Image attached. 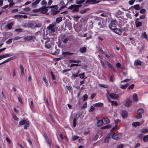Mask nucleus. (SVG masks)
<instances>
[{
  "label": "nucleus",
  "mask_w": 148,
  "mask_h": 148,
  "mask_svg": "<svg viewBox=\"0 0 148 148\" xmlns=\"http://www.w3.org/2000/svg\"><path fill=\"white\" fill-rule=\"evenodd\" d=\"M79 6L77 5H72L69 7L68 9L72 10V12H78Z\"/></svg>",
  "instance_id": "obj_1"
},
{
  "label": "nucleus",
  "mask_w": 148,
  "mask_h": 148,
  "mask_svg": "<svg viewBox=\"0 0 148 148\" xmlns=\"http://www.w3.org/2000/svg\"><path fill=\"white\" fill-rule=\"evenodd\" d=\"M144 112V110L143 108H140L138 109L137 111V115L136 118L138 119H140L142 118V114Z\"/></svg>",
  "instance_id": "obj_2"
},
{
  "label": "nucleus",
  "mask_w": 148,
  "mask_h": 148,
  "mask_svg": "<svg viewBox=\"0 0 148 148\" xmlns=\"http://www.w3.org/2000/svg\"><path fill=\"white\" fill-rule=\"evenodd\" d=\"M122 137V134L121 133L114 134L112 135V138L117 140H119Z\"/></svg>",
  "instance_id": "obj_3"
},
{
  "label": "nucleus",
  "mask_w": 148,
  "mask_h": 148,
  "mask_svg": "<svg viewBox=\"0 0 148 148\" xmlns=\"http://www.w3.org/2000/svg\"><path fill=\"white\" fill-rule=\"evenodd\" d=\"M124 105L127 107H130L132 105V101L129 99H127L125 101Z\"/></svg>",
  "instance_id": "obj_4"
},
{
  "label": "nucleus",
  "mask_w": 148,
  "mask_h": 148,
  "mask_svg": "<svg viewBox=\"0 0 148 148\" xmlns=\"http://www.w3.org/2000/svg\"><path fill=\"white\" fill-rule=\"evenodd\" d=\"M49 7H45V6L40 8V12L42 13H45L47 12L48 11L47 9Z\"/></svg>",
  "instance_id": "obj_5"
},
{
  "label": "nucleus",
  "mask_w": 148,
  "mask_h": 148,
  "mask_svg": "<svg viewBox=\"0 0 148 148\" xmlns=\"http://www.w3.org/2000/svg\"><path fill=\"white\" fill-rule=\"evenodd\" d=\"M47 29L50 30L52 32H54L55 31V25L52 24H50L49 26L47 27Z\"/></svg>",
  "instance_id": "obj_6"
},
{
  "label": "nucleus",
  "mask_w": 148,
  "mask_h": 148,
  "mask_svg": "<svg viewBox=\"0 0 148 148\" xmlns=\"http://www.w3.org/2000/svg\"><path fill=\"white\" fill-rule=\"evenodd\" d=\"M116 24L113 22H111L109 26V27L112 30H114L116 27Z\"/></svg>",
  "instance_id": "obj_7"
},
{
  "label": "nucleus",
  "mask_w": 148,
  "mask_h": 148,
  "mask_svg": "<svg viewBox=\"0 0 148 148\" xmlns=\"http://www.w3.org/2000/svg\"><path fill=\"white\" fill-rule=\"evenodd\" d=\"M45 47L48 49H50L51 47V44L50 41H46L45 45Z\"/></svg>",
  "instance_id": "obj_8"
},
{
  "label": "nucleus",
  "mask_w": 148,
  "mask_h": 148,
  "mask_svg": "<svg viewBox=\"0 0 148 148\" xmlns=\"http://www.w3.org/2000/svg\"><path fill=\"white\" fill-rule=\"evenodd\" d=\"M109 96L110 97L113 99H117L119 97L117 95L114 93L110 94Z\"/></svg>",
  "instance_id": "obj_9"
},
{
  "label": "nucleus",
  "mask_w": 148,
  "mask_h": 148,
  "mask_svg": "<svg viewBox=\"0 0 148 148\" xmlns=\"http://www.w3.org/2000/svg\"><path fill=\"white\" fill-rule=\"evenodd\" d=\"M139 18H137L135 21L136 27H139L142 25V23L139 21Z\"/></svg>",
  "instance_id": "obj_10"
},
{
  "label": "nucleus",
  "mask_w": 148,
  "mask_h": 148,
  "mask_svg": "<svg viewBox=\"0 0 148 148\" xmlns=\"http://www.w3.org/2000/svg\"><path fill=\"white\" fill-rule=\"evenodd\" d=\"M40 0H36L32 4V7L33 8H35L37 7V4L40 1Z\"/></svg>",
  "instance_id": "obj_11"
},
{
  "label": "nucleus",
  "mask_w": 148,
  "mask_h": 148,
  "mask_svg": "<svg viewBox=\"0 0 148 148\" xmlns=\"http://www.w3.org/2000/svg\"><path fill=\"white\" fill-rule=\"evenodd\" d=\"M122 116L123 118L125 119L127 117V113L125 111H122Z\"/></svg>",
  "instance_id": "obj_12"
},
{
  "label": "nucleus",
  "mask_w": 148,
  "mask_h": 148,
  "mask_svg": "<svg viewBox=\"0 0 148 148\" xmlns=\"http://www.w3.org/2000/svg\"><path fill=\"white\" fill-rule=\"evenodd\" d=\"M103 103L98 102L97 103L93 104V106L96 107H101L103 106Z\"/></svg>",
  "instance_id": "obj_13"
},
{
  "label": "nucleus",
  "mask_w": 148,
  "mask_h": 148,
  "mask_svg": "<svg viewBox=\"0 0 148 148\" xmlns=\"http://www.w3.org/2000/svg\"><path fill=\"white\" fill-rule=\"evenodd\" d=\"M110 139L111 138L110 136L109 135H107L106 138L104 139V143H106L108 142L110 140Z\"/></svg>",
  "instance_id": "obj_14"
},
{
  "label": "nucleus",
  "mask_w": 148,
  "mask_h": 148,
  "mask_svg": "<svg viewBox=\"0 0 148 148\" xmlns=\"http://www.w3.org/2000/svg\"><path fill=\"white\" fill-rule=\"evenodd\" d=\"M141 61L138 60H136L134 62V65L135 66H137L138 65H141Z\"/></svg>",
  "instance_id": "obj_15"
},
{
  "label": "nucleus",
  "mask_w": 148,
  "mask_h": 148,
  "mask_svg": "<svg viewBox=\"0 0 148 148\" xmlns=\"http://www.w3.org/2000/svg\"><path fill=\"white\" fill-rule=\"evenodd\" d=\"M103 123V121L101 120H98L96 125L97 127H100L101 126Z\"/></svg>",
  "instance_id": "obj_16"
},
{
  "label": "nucleus",
  "mask_w": 148,
  "mask_h": 148,
  "mask_svg": "<svg viewBox=\"0 0 148 148\" xmlns=\"http://www.w3.org/2000/svg\"><path fill=\"white\" fill-rule=\"evenodd\" d=\"M132 97L134 101L137 102L138 101V96L136 94L134 93L133 94L132 96Z\"/></svg>",
  "instance_id": "obj_17"
},
{
  "label": "nucleus",
  "mask_w": 148,
  "mask_h": 148,
  "mask_svg": "<svg viewBox=\"0 0 148 148\" xmlns=\"http://www.w3.org/2000/svg\"><path fill=\"white\" fill-rule=\"evenodd\" d=\"M33 37L32 36H27L24 38L25 40H30L33 39Z\"/></svg>",
  "instance_id": "obj_18"
},
{
  "label": "nucleus",
  "mask_w": 148,
  "mask_h": 148,
  "mask_svg": "<svg viewBox=\"0 0 148 148\" xmlns=\"http://www.w3.org/2000/svg\"><path fill=\"white\" fill-rule=\"evenodd\" d=\"M114 30V32L118 34H121V29L115 28V29Z\"/></svg>",
  "instance_id": "obj_19"
},
{
  "label": "nucleus",
  "mask_w": 148,
  "mask_h": 148,
  "mask_svg": "<svg viewBox=\"0 0 148 148\" xmlns=\"http://www.w3.org/2000/svg\"><path fill=\"white\" fill-rule=\"evenodd\" d=\"M86 3L89 4H95V2L94 0H87L86 1Z\"/></svg>",
  "instance_id": "obj_20"
},
{
  "label": "nucleus",
  "mask_w": 148,
  "mask_h": 148,
  "mask_svg": "<svg viewBox=\"0 0 148 148\" xmlns=\"http://www.w3.org/2000/svg\"><path fill=\"white\" fill-rule=\"evenodd\" d=\"M86 49L85 47L81 48L79 49V51L82 53H84L86 51Z\"/></svg>",
  "instance_id": "obj_21"
},
{
  "label": "nucleus",
  "mask_w": 148,
  "mask_h": 148,
  "mask_svg": "<svg viewBox=\"0 0 148 148\" xmlns=\"http://www.w3.org/2000/svg\"><path fill=\"white\" fill-rule=\"evenodd\" d=\"M142 124V123H140L138 122H134L132 123V125L134 127L138 126Z\"/></svg>",
  "instance_id": "obj_22"
},
{
  "label": "nucleus",
  "mask_w": 148,
  "mask_h": 148,
  "mask_svg": "<svg viewBox=\"0 0 148 148\" xmlns=\"http://www.w3.org/2000/svg\"><path fill=\"white\" fill-rule=\"evenodd\" d=\"M27 122L25 120H23L20 121L19 124L20 125H22L27 123Z\"/></svg>",
  "instance_id": "obj_23"
},
{
  "label": "nucleus",
  "mask_w": 148,
  "mask_h": 148,
  "mask_svg": "<svg viewBox=\"0 0 148 148\" xmlns=\"http://www.w3.org/2000/svg\"><path fill=\"white\" fill-rule=\"evenodd\" d=\"M111 126L110 125H107L105 126H103L101 127V130H103L106 129H108L111 128Z\"/></svg>",
  "instance_id": "obj_24"
},
{
  "label": "nucleus",
  "mask_w": 148,
  "mask_h": 148,
  "mask_svg": "<svg viewBox=\"0 0 148 148\" xmlns=\"http://www.w3.org/2000/svg\"><path fill=\"white\" fill-rule=\"evenodd\" d=\"M35 28L36 27L39 28L41 27L42 26L41 24L39 22H35Z\"/></svg>",
  "instance_id": "obj_25"
},
{
  "label": "nucleus",
  "mask_w": 148,
  "mask_h": 148,
  "mask_svg": "<svg viewBox=\"0 0 148 148\" xmlns=\"http://www.w3.org/2000/svg\"><path fill=\"white\" fill-rule=\"evenodd\" d=\"M59 5L61 6L60 8H63L65 7V5L64 2L62 1L59 4Z\"/></svg>",
  "instance_id": "obj_26"
},
{
  "label": "nucleus",
  "mask_w": 148,
  "mask_h": 148,
  "mask_svg": "<svg viewBox=\"0 0 148 148\" xmlns=\"http://www.w3.org/2000/svg\"><path fill=\"white\" fill-rule=\"evenodd\" d=\"M8 1L10 3L9 6L10 7L12 6L14 4L13 2V0H8Z\"/></svg>",
  "instance_id": "obj_27"
},
{
  "label": "nucleus",
  "mask_w": 148,
  "mask_h": 148,
  "mask_svg": "<svg viewBox=\"0 0 148 148\" xmlns=\"http://www.w3.org/2000/svg\"><path fill=\"white\" fill-rule=\"evenodd\" d=\"M142 36L145 38L146 40H148V36L145 32H144L142 34Z\"/></svg>",
  "instance_id": "obj_28"
},
{
  "label": "nucleus",
  "mask_w": 148,
  "mask_h": 148,
  "mask_svg": "<svg viewBox=\"0 0 148 148\" xmlns=\"http://www.w3.org/2000/svg\"><path fill=\"white\" fill-rule=\"evenodd\" d=\"M62 21V18L61 17L57 18H56V22L57 23H59Z\"/></svg>",
  "instance_id": "obj_29"
},
{
  "label": "nucleus",
  "mask_w": 148,
  "mask_h": 148,
  "mask_svg": "<svg viewBox=\"0 0 148 148\" xmlns=\"http://www.w3.org/2000/svg\"><path fill=\"white\" fill-rule=\"evenodd\" d=\"M103 119L104 121L106 123H110V119L107 118H104Z\"/></svg>",
  "instance_id": "obj_30"
},
{
  "label": "nucleus",
  "mask_w": 148,
  "mask_h": 148,
  "mask_svg": "<svg viewBox=\"0 0 148 148\" xmlns=\"http://www.w3.org/2000/svg\"><path fill=\"white\" fill-rule=\"evenodd\" d=\"M13 25V23L12 22H11L10 23L8 24L7 25V27L8 29H10L12 28V26Z\"/></svg>",
  "instance_id": "obj_31"
},
{
  "label": "nucleus",
  "mask_w": 148,
  "mask_h": 148,
  "mask_svg": "<svg viewBox=\"0 0 148 148\" xmlns=\"http://www.w3.org/2000/svg\"><path fill=\"white\" fill-rule=\"evenodd\" d=\"M132 7L134 8L136 10H138L140 9V6L139 4L136 5L132 6Z\"/></svg>",
  "instance_id": "obj_32"
},
{
  "label": "nucleus",
  "mask_w": 148,
  "mask_h": 148,
  "mask_svg": "<svg viewBox=\"0 0 148 148\" xmlns=\"http://www.w3.org/2000/svg\"><path fill=\"white\" fill-rule=\"evenodd\" d=\"M105 62L107 64L108 67L111 68L113 66L108 62L106 60L105 61Z\"/></svg>",
  "instance_id": "obj_33"
},
{
  "label": "nucleus",
  "mask_w": 148,
  "mask_h": 148,
  "mask_svg": "<svg viewBox=\"0 0 148 148\" xmlns=\"http://www.w3.org/2000/svg\"><path fill=\"white\" fill-rule=\"evenodd\" d=\"M20 69L21 70V73L22 75H23L24 74V69L23 66L22 65H20Z\"/></svg>",
  "instance_id": "obj_34"
},
{
  "label": "nucleus",
  "mask_w": 148,
  "mask_h": 148,
  "mask_svg": "<svg viewBox=\"0 0 148 148\" xmlns=\"http://www.w3.org/2000/svg\"><path fill=\"white\" fill-rule=\"evenodd\" d=\"M143 140L144 142H147L148 141V135H146L143 137Z\"/></svg>",
  "instance_id": "obj_35"
},
{
  "label": "nucleus",
  "mask_w": 148,
  "mask_h": 148,
  "mask_svg": "<svg viewBox=\"0 0 148 148\" xmlns=\"http://www.w3.org/2000/svg\"><path fill=\"white\" fill-rule=\"evenodd\" d=\"M79 73V71H78V72L77 74H73L71 76V77L72 78H75L78 76V74Z\"/></svg>",
  "instance_id": "obj_36"
},
{
  "label": "nucleus",
  "mask_w": 148,
  "mask_h": 148,
  "mask_svg": "<svg viewBox=\"0 0 148 148\" xmlns=\"http://www.w3.org/2000/svg\"><path fill=\"white\" fill-rule=\"evenodd\" d=\"M43 79L45 83V84L47 86H48L49 85V83L46 78L45 77H43Z\"/></svg>",
  "instance_id": "obj_37"
},
{
  "label": "nucleus",
  "mask_w": 148,
  "mask_h": 148,
  "mask_svg": "<svg viewBox=\"0 0 148 148\" xmlns=\"http://www.w3.org/2000/svg\"><path fill=\"white\" fill-rule=\"evenodd\" d=\"M35 23H31L29 24V26L31 27L32 28H35Z\"/></svg>",
  "instance_id": "obj_38"
},
{
  "label": "nucleus",
  "mask_w": 148,
  "mask_h": 148,
  "mask_svg": "<svg viewBox=\"0 0 148 148\" xmlns=\"http://www.w3.org/2000/svg\"><path fill=\"white\" fill-rule=\"evenodd\" d=\"M141 132L143 133H147L148 132V129L143 128L141 130Z\"/></svg>",
  "instance_id": "obj_39"
},
{
  "label": "nucleus",
  "mask_w": 148,
  "mask_h": 148,
  "mask_svg": "<svg viewBox=\"0 0 148 148\" xmlns=\"http://www.w3.org/2000/svg\"><path fill=\"white\" fill-rule=\"evenodd\" d=\"M117 127V125H115L114 127H113L110 130V132H112L113 131L116 130Z\"/></svg>",
  "instance_id": "obj_40"
},
{
  "label": "nucleus",
  "mask_w": 148,
  "mask_h": 148,
  "mask_svg": "<svg viewBox=\"0 0 148 148\" xmlns=\"http://www.w3.org/2000/svg\"><path fill=\"white\" fill-rule=\"evenodd\" d=\"M134 84H131V85H130L128 88V90H130V89H133V88L134 87Z\"/></svg>",
  "instance_id": "obj_41"
},
{
  "label": "nucleus",
  "mask_w": 148,
  "mask_h": 148,
  "mask_svg": "<svg viewBox=\"0 0 148 148\" xmlns=\"http://www.w3.org/2000/svg\"><path fill=\"white\" fill-rule=\"evenodd\" d=\"M77 121V119L76 118H74L73 119V126L74 127H75L76 126V121Z\"/></svg>",
  "instance_id": "obj_42"
},
{
  "label": "nucleus",
  "mask_w": 148,
  "mask_h": 148,
  "mask_svg": "<svg viewBox=\"0 0 148 148\" xmlns=\"http://www.w3.org/2000/svg\"><path fill=\"white\" fill-rule=\"evenodd\" d=\"M2 56L3 57V58H5L10 57L11 56V55L9 54H5L4 55H2Z\"/></svg>",
  "instance_id": "obj_43"
},
{
  "label": "nucleus",
  "mask_w": 148,
  "mask_h": 148,
  "mask_svg": "<svg viewBox=\"0 0 148 148\" xmlns=\"http://www.w3.org/2000/svg\"><path fill=\"white\" fill-rule=\"evenodd\" d=\"M94 106H90L89 109V112H92L94 110L95 108L94 107Z\"/></svg>",
  "instance_id": "obj_44"
},
{
  "label": "nucleus",
  "mask_w": 148,
  "mask_h": 148,
  "mask_svg": "<svg viewBox=\"0 0 148 148\" xmlns=\"http://www.w3.org/2000/svg\"><path fill=\"white\" fill-rule=\"evenodd\" d=\"M83 100L84 101L87 99L88 98V96L87 94H85L83 96Z\"/></svg>",
  "instance_id": "obj_45"
},
{
  "label": "nucleus",
  "mask_w": 148,
  "mask_h": 148,
  "mask_svg": "<svg viewBox=\"0 0 148 148\" xmlns=\"http://www.w3.org/2000/svg\"><path fill=\"white\" fill-rule=\"evenodd\" d=\"M29 126V122L28 121L27 123L25 124V125L24 126V128L26 130L27 129V127H28Z\"/></svg>",
  "instance_id": "obj_46"
},
{
  "label": "nucleus",
  "mask_w": 148,
  "mask_h": 148,
  "mask_svg": "<svg viewBox=\"0 0 148 148\" xmlns=\"http://www.w3.org/2000/svg\"><path fill=\"white\" fill-rule=\"evenodd\" d=\"M47 3V2L45 0H42L41 2V4L42 5H44V6H45L46 5Z\"/></svg>",
  "instance_id": "obj_47"
},
{
  "label": "nucleus",
  "mask_w": 148,
  "mask_h": 148,
  "mask_svg": "<svg viewBox=\"0 0 148 148\" xmlns=\"http://www.w3.org/2000/svg\"><path fill=\"white\" fill-rule=\"evenodd\" d=\"M78 138V137L77 136H74L72 137V139L74 141L77 139Z\"/></svg>",
  "instance_id": "obj_48"
},
{
  "label": "nucleus",
  "mask_w": 148,
  "mask_h": 148,
  "mask_svg": "<svg viewBox=\"0 0 148 148\" xmlns=\"http://www.w3.org/2000/svg\"><path fill=\"white\" fill-rule=\"evenodd\" d=\"M30 8L29 7H26L23 9V10L25 11L28 12L30 10Z\"/></svg>",
  "instance_id": "obj_49"
},
{
  "label": "nucleus",
  "mask_w": 148,
  "mask_h": 148,
  "mask_svg": "<svg viewBox=\"0 0 148 148\" xmlns=\"http://www.w3.org/2000/svg\"><path fill=\"white\" fill-rule=\"evenodd\" d=\"M88 9H84L82 10H81L80 12V13L81 14H83L85 13L87 11H88Z\"/></svg>",
  "instance_id": "obj_50"
},
{
  "label": "nucleus",
  "mask_w": 148,
  "mask_h": 148,
  "mask_svg": "<svg viewBox=\"0 0 148 148\" xmlns=\"http://www.w3.org/2000/svg\"><path fill=\"white\" fill-rule=\"evenodd\" d=\"M135 1V0H131L129 1V4L131 5H132Z\"/></svg>",
  "instance_id": "obj_51"
},
{
  "label": "nucleus",
  "mask_w": 148,
  "mask_h": 148,
  "mask_svg": "<svg viewBox=\"0 0 148 148\" xmlns=\"http://www.w3.org/2000/svg\"><path fill=\"white\" fill-rule=\"evenodd\" d=\"M12 40H13L12 38L9 39L8 40L6 41V43L8 44L12 42Z\"/></svg>",
  "instance_id": "obj_52"
},
{
  "label": "nucleus",
  "mask_w": 148,
  "mask_h": 148,
  "mask_svg": "<svg viewBox=\"0 0 148 148\" xmlns=\"http://www.w3.org/2000/svg\"><path fill=\"white\" fill-rule=\"evenodd\" d=\"M100 62L103 68L105 69L106 68V66L105 65L104 62L102 60L100 61Z\"/></svg>",
  "instance_id": "obj_53"
},
{
  "label": "nucleus",
  "mask_w": 148,
  "mask_h": 148,
  "mask_svg": "<svg viewBox=\"0 0 148 148\" xmlns=\"http://www.w3.org/2000/svg\"><path fill=\"white\" fill-rule=\"evenodd\" d=\"M79 76L80 78L82 79L83 78L84 76V73L80 74L79 75Z\"/></svg>",
  "instance_id": "obj_54"
},
{
  "label": "nucleus",
  "mask_w": 148,
  "mask_h": 148,
  "mask_svg": "<svg viewBox=\"0 0 148 148\" xmlns=\"http://www.w3.org/2000/svg\"><path fill=\"white\" fill-rule=\"evenodd\" d=\"M21 15L16 14L14 16V18H21Z\"/></svg>",
  "instance_id": "obj_55"
},
{
  "label": "nucleus",
  "mask_w": 148,
  "mask_h": 148,
  "mask_svg": "<svg viewBox=\"0 0 148 148\" xmlns=\"http://www.w3.org/2000/svg\"><path fill=\"white\" fill-rule=\"evenodd\" d=\"M146 12V10L144 9H141L140 11V13L141 14H144Z\"/></svg>",
  "instance_id": "obj_56"
},
{
  "label": "nucleus",
  "mask_w": 148,
  "mask_h": 148,
  "mask_svg": "<svg viewBox=\"0 0 148 148\" xmlns=\"http://www.w3.org/2000/svg\"><path fill=\"white\" fill-rule=\"evenodd\" d=\"M123 145L122 144H121L117 145V146L116 147V148H123Z\"/></svg>",
  "instance_id": "obj_57"
},
{
  "label": "nucleus",
  "mask_w": 148,
  "mask_h": 148,
  "mask_svg": "<svg viewBox=\"0 0 148 148\" xmlns=\"http://www.w3.org/2000/svg\"><path fill=\"white\" fill-rule=\"evenodd\" d=\"M85 1L84 0H81L79 1H78L77 2V3L78 4H81Z\"/></svg>",
  "instance_id": "obj_58"
},
{
  "label": "nucleus",
  "mask_w": 148,
  "mask_h": 148,
  "mask_svg": "<svg viewBox=\"0 0 148 148\" xmlns=\"http://www.w3.org/2000/svg\"><path fill=\"white\" fill-rule=\"evenodd\" d=\"M20 38H21L20 37L18 36H17L15 37L14 38H12V39L14 40H18Z\"/></svg>",
  "instance_id": "obj_59"
},
{
  "label": "nucleus",
  "mask_w": 148,
  "mask_h": 148,
  "mask_svg": "<svg viewBox=\"0 0 148 148\" xmlns=\"http://www.w3.org/2000/svg\"><path fill=\"white\" fill-rule=\"evenodd\" d=\"M99 85L101 87H102L105 88H108L107 86L106 85H104L102 84H100Z\"/></svg>",
  "instance_id": "obj_60"
},
{
  "label": "nucleus",
  "mask_w": 148,
  "mask_h": 148,
  "mask_svg": "<svg viewBox=\"0 0 148 148\" xmlns=\"http://www.w3.org/2000/svg\"><path fill=\"white\" fill-rule=\"evenodd\" d=\"M40 8L39 9L34 10H33V11L34 12H40Z\"/></svg>",
  "instance_id": "obj_61"
},
{
  "label": "nucleus",
  "mask_w": 148,
  "mask_h": 148,
  "mask_svg": "<svg viewBox=\"0 0 148 148\" xmlns=\"http://www.w3.org/2000/svg\"><path fill=\"white\" fill-rule=\"evenodd\" d=\"M50 73L51 75L53 80H55V76L53 74V72H51Z\"/></svg>",
  "instance_id": "obj_62"
},
{
  "label": "nucleus",
  "mask_w": 148,
  "mask_h": 148,
  "mask_svg": "<svg viewBox=\"0 0 148 148\" xmlns=\"http://www.w3.org/2000/svg\"><path fill=\"white\" fill-rule=\"evenodd\" d=\"M111 103L112 105L114 104L115 106H117L118 105L117 103L116 102H114V101H111Z\"/></svg>",
  "instance_id": "obj_63"
},
{
  "label": "nucleus",
  "mask_w": 148,
  "mask_h": 148,
  "mask_svg": "<svg viewBox=\"0 0 148 148\" xmlns=\"http://www.w3.org/2000/svg\"><path fill=\"white\" fill-rule=\"evenodd\" d=\"M13 117L14 119L16 121H18V118L15 115H13Z\"/></svg>",
  "instance_id": "obj_64"
}]
</instances>
